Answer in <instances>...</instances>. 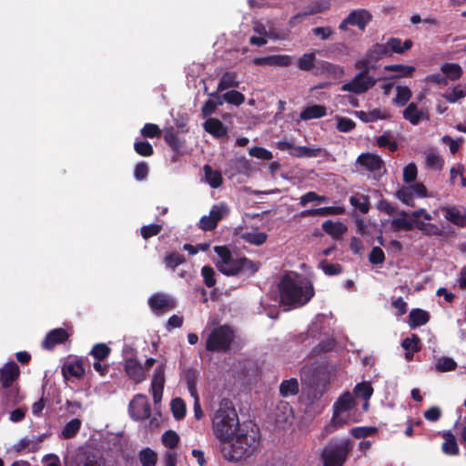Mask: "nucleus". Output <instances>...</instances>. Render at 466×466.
I'll return each instance as SVG.
<instances>
[{"instance_id":"f257e3e1","label":"nucleus","mask_w":466,"mask_h":466,"mask_svg":"<svg viewBox=\"0 0 466 466\" xmlns=\"http://www.w3.org/2000/svg\"><path fill=\"white\" fill-rule=\"evenodd\" d=\"M212 431L219 441L222 456L230 459L240 457L245 450L233 448L228 440L242 430L233 403L228 399H222L211 416Z\"/></svg>"},{"instance_id":"f03ea898","label":"nucleus","mask_w":466,"mask_h":466,"mask_svg":"<svg viewBox=\"0 0 466 466\" xmlns=\"http://www.w3.org/2000/svg\"><path fill=\"white\" fill-rule=\"evenodd\" d=\"M280 302L293 308L307 304L314 296L310 280L297 273L286 274L279 283Z\"/></svg>"},{"instance_id":"7ed1b4c3","label":"nucleus","mask_w":466,"mask_h":466,"mask_svg":"<svg viewBox=\"0 0 466 466\" xmlns=\"http://www.w3.org/2000/svg\"><path fill=\"white\" fill-rule=\"evenodd\" d=\"M214 250L218 255L216 267L226 276H250L258 269L256 263L233 255L227 247L217 246Z\"/></svg>"},{"instance_id":"20e7f679","label":"nucleus","mask_w":466,"mask_h":466,"mask_svg":"<svg viewBox=\"0 0 466 466\" xmlns=\"http://www.w3.org/2000/svg\"><path fill=\"white\" fill-rule=\"evenodd\" d=\"M355 401L350 392L341 395L333 405L332 419L325 428L328 433H331L338 428L351 422H357L359 420L354 413Z\"/></svg>"},{"instance_id":"39448f33","label":"nucleus","mask_w":466,"mask_h":466,"mask_svg":"<svg viewBox=\"0 0 466 466\" xmlns=\"http://www.w3.org/2000/svg\"><path fill=\"white\" fill-rule=\"evenodd\" d=\"M228 442L232 444L233 448H238L241 450H245L244 453L236 459H230L227 456H223L228 461H238L241 460H245L250 456H252L259 446V441L257 434L253 431H248L245 429H242L237 434L232 436Z\"/></svg>"},{"instance_id":"423d86ee","label":"nucleus","mask_w":466,"mask_h":466,"mask_svg":"<svg viewBox=\"0 0 466 466\" xmlns=\"http://www.w3.org/2000/svg\"><path fill=\"white\" fill-rule=\"evenodd\" d=\"M351 448L349 439L328 444L321 452L323 466H342Z\"/></svg>"},{"instance_id":"0eeeda50","label":"nucleus","mask_w":466,"mask_h":466,"mask_svg":"<svg viewBox=\"0 0 466 466\" xmlns=\"http://www.w3.org/2000/svg\"><path fill=\"white\" fill-rule=\"evenodd\" d=\"M234 339L230 327L224 325L213 328L208 335L206 349L209 351H227Z\"/></svg>"},{"instance_id":"6e6552de","label":"nucleus","mask_w":466,"mask_h":466,"mask_svg":"<svg viewBox=\"0 0 466 466\" xmlns=\"http://www.w3.org/2000/svg\"><path fill=\"white\" fill-rule=\"evenodd\" d=\"M369 70H361L349 82L341 86V90L355 94H363L373 87L377 80L368 74Z\"/></svg>"},{"instance_id":"1a4fd4ad","label":"nucleus","mask_w":466,"mask_h":466,"mask_svg":"<svg viewBox=\"0 0 466 466\" xmlns=\"http://www.w3.org/2000/svg\"><path fill=\"white\" fill-rule=\"evenodd\" d=\"M384 56H390L385 44H375L367 52L365 57L355 63V67L360 70L375 68V64Z\"/></svg>"},{"instance_id":"9d476101","label":"nucleus","mask_w":466,"mask_h":466,"mask_svg":"<svg viewBox=\"0 0 466 466\" xmlns=\"http://www.w3.org/2000/svg\"><path fill=\"white\" fill-rule=\"evenodd\" d=\"M229 212V208L225 203L214 205L208 216H203L199 220V228L205 231L214 229L218 221L224 218Z\"/></svg>"},{"instance_id":"9b49d317","label":"nucleus","mask_w":466,"mask_h":466,"mask_svg":"<svg viewBox=\"0 0 466 466\" xmlns=\"http://www.w3.org/2000/svg\"><path fill=\"white\" fill-rule=\"evenodd\" d=\"M371 18V14L366 9H356L351 11L349 15L339 24V28L345 31L350 25H352L357 26L361 31H364Z\"/></svg>"},{"instance_id":"f8f14e48","label":"nucleus","mask_w":466,"mask_h":466,"mask_svg":"<svg viewBox=\"0 0 466 466\" xmlns=\"http://www.w3.org/2000/svg\"><path fill=\"white\" fill-rule=\"evenodd\" d=\"M165 371L166 364H158L154 370V374L151 380L150 391L153 397V400L156 404L160 402L162 400L165 385Z\"/></svg>"},{"instance_id":"ddd939ff","label":"nucleus","mask_w":466,"mask_h":466,"mask_svg":"<svg viewBox=\"0 0 466 466\" xmlns=\"http://www.w3.org/2000/svg\"><path fill=\"white\" fill-rule=\"evenodd\" d=\"M129 412L134 420L147 419L150 415L147 398L142 394L136 395L129 404Z\"/></svg>"},{"instance_id":"4468645a","label":"nucleus","mask_w":466,"mask_h":466,"mask_svg":"<svg viewBox=\"0 0 466 466\" xmlns=\"http://www.w3.org/2000/svg\"><path fill=\"white\" fill-rule=\"evenodd\" d=\"M253 65L262 66H289L292 63L291 56L288 55H272L263 57H256L252 60Z\"/></svg>"},{"instance_id":"2eb2a0df","label":"nucleus","mask_w":466,"mask_h":466,"mask_svg":"<svg viewBox=\"0 0 466 466\" xmlns=\"http://www.w3.org/2000/svg\"><path fill=\"white\" fill-rule=\"evenodd\" d=\"M357 164L367 171L380 172L383 168L382 159L372 153H363L357 158Z\"/></svg>"},{"instance_id":"dca6fc26","label":"nucleus","mask_w":466,"mask_h":466,"mask_svg":"<svg viewBox=\"0 0 466 466\" xmlns=\"http://www.w3.org/2000/svg\"><path fill=\"white\" fill-rule=\"evenodd\" d=\"M125 371L135 383H140L147 378L144 367L136 359L130 358L125 361Z\"/></svg>"},{"instance_id":"f3484780","label":"nucleus","mask_w":466,"mask_h":466,"mask_svg":"<svg viewBox=\"0 0 466 466\" xmlns=\"http://www.w3.org/2000/svg\"><path fill=\"white\" fill-rule=\"evenodd\" d=\"M402 116L405 120L409 121L411 125L417 126L423 120H428L429 116L427 111L419 108L416 103H410L402 112Z\"/></svg>"},{"instance_id":"a211bd4d","label":"nucleus","mask_w":466,"mask_h":466,"mask_svg":"<svg viewBox=\"0 0 466 466\" xmlns=\"http://www.w3.org/2000/svg\"><path fill=\"white\" fill-rule=\"evenodd\" d=\"M356 116L364 123L375 122L377 120H384L390 117V112L384 107L370 108L356 112Z\"/></svg>"},{"instance_id":"6ab92c4d","label":"nucleus","mask_w":466,"mask_h":466,"mask_svg":"<svg viewBox=\"0 0 466 466\" xmlns=\"http://www.w3.org/2000/svg\"><path fill=\"white\" fill-rule=\"evenodd\" d=\"M426 168L441 171L444 167V158L435 148H428L423 153Z\"/></svg>"},{"instance_id":"aec40b11","label":"nucleus","mask_w":466,"mask_h":466,"mask_svg":"<svg viewBox=\"0 0 466 466\" xmlns=\"http://www.w3.org/2000/svg\"><path fill=\"white\" fill-rule=\"evenodd\" d=\"M148 303L150 308L157 312L170 310L175 307L173 299L169 296L161 293L153 295Z\"/></svg>"},{"instance_id":"412c9836","label":"nucleus","mask_w":466,"mask_h":466,"mask_svg":"<svg viewBox=\"0 0 466 466\" xmlns=\"http://www.w3.org/2000/svg\"><path fill=\"white\" fill-rule=\"evenodd\" d=\"M19 368L14 361L8 362L0 370V382L4 388H8L17 379Z\"/></svg>"},{"instance_id":"4be33fe9","label":"nucleus","mask_w":466,"mask_h":466,"mask_svg":"<svg viewBox=\"0 0 466 466\" xmlns=\"http://www.w3.org/2000/svg\"><path fill=\"white\" fill-rule=\"evenodd\" d=\"M204 130L216 138L227 137L228 128L218 118H208L203 124Z\"/></svg>"},{"instance_id":"5701e85b","label":"nucleus","mask_w":466,"mask_h":466,"mask_svg":"<svg viewBox=\"0 0 466 466\" xmlns=\"http://www.w3.org/2000/svg\"><path fill=\"white\" fill-rule=\"evenodd\" d=\"M62 374L66 380L70 377L81 379L85 374L83 362L80 360L67 361L62 367Z\"/></svg>"},{"instance_id":"b1692460","label":"nucleus","mask_w":466,"mask_h":466,"mask_svg":"<svg viewBox=\"0 0 466 466\" xmlns=\"http://www.w3.org/2000/svg\"><path fill=\"white\" fill-rule=\"evenodd\" d=\"M238 237L245 242L255 246L264 244L268 238V235L265 232L258 229L240 231Z\"/></svg>"},{"instance_id":"393cba45","label":"nucleus","mask_w":466,"mask_h":466,"mask_svg":"<svg viewBox=\"0 0 466 466\" xmlns=\"http://www.w3.org/2000/svg\"><path fill=\"white\" fill-rule=\"evenodd\" d=\"M68 338V334L64 329H56L51 330L43 341V347L52 349L56 344L64 342Z\"/></svg>"},{"instance_id":"a878e982","label":"nucleus","mask_w":466,"mask_h":466,"mask_svg":"<svg viewBox=\"0 0 466 466\" xmlns=\"http://www.w3.org/2000/svg\"><path fill=\"white\" fill-rule=\"evenodd\" d=\"M385 46L388 49L389 56H391L393 53L403 54L412 46V41L407 39L402 43L400 38L391 37L385 43Z\"/></svg>"},{"instance_id":"bb28decb","label":"nucleus","mask_w":466,"mask_h":466,"mask_svg":"<svg viewBox=\"0 0 466 466\" xmlns=\"http://www.w3.org/2000/svg\"><path fill=\"white\" fill-rule=\"evenodd\" d=\"M412 221L414 223V228H417L427 236H441L442 234L441 228L436 224L420 218H412Z\"/></svg>"},{"instance_id":"cd10ccee","label":"nucleus","mask_w":466,"mask_h":466,"mask_svg":"<svg viewBox=\"0 0 466 466\" xmlns=\"http://www.w3.org/2000/svg\"><path fill=\"white\" fill-rule=\"evenodd\" d=\"M392 229L398 230H412L414 228V223L412 218H408V214L404 211L398 213L396 217L390 221Z\"/></svg>"},{"instance_id":"c85d7f7f","label":"nucleus","mask_w":466,"mask_h":466,"mask_svg":"<svg viewBox=\"0 0 466 466\" xmlns=\"http://www.w3.org/2000/svg\"><path fill=\"white\" fill-rule=\"evenodd\" d=\"M323 230L334 238H340L346 231L347 227L341 222L326 220L322 223Z\"/></svg>"},{"instance_id":"c756f323","label":"nucleus","mask_w":466,"mask_h":466,"mask_svg":"<svg viewBox=\"0 0 466 466\" xmlns=\"http://www.w3.org/2000/svg\"><path fill=\"white\" fill-rule=\"evenodd\" d=\"M203 170L205 174V181L211 187L217 188L221 186L223 177L220 171L212 169L208 165H205Z\"/></svg>"},{"instance_id":"7c9ffc66","label":"nucleus","mask_w":466,"mask_h":466,"mask_svg":"<svg viewBox=\"0 0 466 466\" xmlns=\"http://www.w3.org/2000/svg\"><path fill=\"white\" fill-rule=\"evenodd\" d=\"M345 208L343 207H324L314 209H308L301 213L302 216H329L338 215L344 213Z\"/></svg>"},{"instance_id":"2f4dec72","label":"nucleus","mask_w":466,"mask_h":466,"mask_svg":"<svg viewBox=\"0 0 466 466\" xmlns=\"http://www.w3.org/2000/svg\"><path fill=\"white\" fill-rule=\"evenodd\" d=\"M441 71L447 79L451 81L458 80L462 75V68L456 63H446L441 65Z\"/></svg>"},{"instance_id":"473e14b6","label":"nucleus","mask_w":466,"mask_h":466,"mask_svg":"<svg viewBox=\"0 0 466 466\" xmlns=\"http://www.w3.org/2000/svg\"><path fill=\"white\" fill-rule=\"evenodd\" d=\"M81 425V420L77 418L72 419L63 427L59 436L65 440L74 438L78 433Z\"/></svg>"},{"instance_id":"72a5a7b5","label":"nucleus","mask_w":466,"mask_h":466,"mask_svg":"<svg viewBox=\"0 0 466 466\" xmlns=\"http://www.w3.org/2000/svg\"><path fill=\"white\" fill-rule=\"evenodd\" d=\"M430 319V315L427 311L417 309H412L409 315V325L410 328L419 327L426 324Z\"/></svg>"},{"instance_id":"f704fd0d","label":"nucleus","mask_w":466,"mask_h":466,"mask_svg":"<svg viewBox=\"0 0 466 466\" xmlns=\"http://www.w3.org/2000/svg\"><path fill=\"white\" fill-rule=\"evenodd\" d=\"M456 367L457 362L452 358L441 356L436 359L433 370L436 372L442 373L452 371Z\"/></svg>"},{"instance_id":"c9c22d12","label":"nucleus","mask_w":466,"mask_h":466,"mask_svg":"<svg viewBox=\"0 0 466 466\" xmlns=\"http://www.w3.org/2000/svg\"><path fill=\"white\" fill-rule=\"evenodd\" d=\"M442 96L449 103H456L460 99L466 96V87L461 84L454 86L451 88L447 89Z\"/></svg>"},{"instance_id":"e433bc0d","label":"nucleus","mask_w":466,"mask_h":466,"mask_svg":"<svg viewBox=\"0 0 466 466\" xmlns=\"http://www.w3.org/2000/svg\"><path fill=\"white\" fill-rule=\"evenodd\" d=\"M326 115V107L320 105H312L306 107L300 113V118L303 120H309L319 118Z\"/></svg>"},{"instance_id":"4c0bfd02","label":"nucleus","mask_w":466,"mask_h":466,"mask_svg":"<svg viewBox=\"0 0 466 466\" xmlns=\"http://www.w3.org/2000/svg\"><path fill=\"white\" fill-rule=\"evenodd\" d=\"M442 210L444 211L445 218L450 222L461 227L466 225L463 214H461L457 208L446 207L443 208Z\"/></svg>"},{"instance_id":"58836bf2","label":"nucleus","mask_w":466,"mask_h":466,"mask_svg":"<svg viewBox=\"0 0 466 466\" xmlns=\"http://www.w3.org/2000/svg\"><path fill=\"white\" fill-rule=\"evenodd\" d=\"M138 460L142 466H156L157 454L152 449L145 448L139 451Z\"/></svg>"},{"instance_id":"ea45409f","label":"nucleus","mask_w":466,"mask_h":466,"mask_svg":"<svg viewBox=\"0 0 466 466\" xmlns=\"http://www.w3.org/2000/svg\"><path fill=\"white\" fill-rule=\"evenodd\" d=\"M279 392L283 397L296 395L299 392V382L297 379L283 380L279 386Z\"/></svg>"},{"instance_id":"a19ab883","label":"nucleus","mask_w":466,"mask_h":466,"mask_svg":"<svg viewBox=\"0 0 466 466\" xmlns=\"http://www.w3.org/2000/svg\"><path fill=\"white\" fill-rule=\"evenodd\" d=\"M239 82L237 79V75L232 72L225 73L218 86V91L221 92L230 87H238Z\"/></svg>"},{"instance_id":"79ce46f5","label":"nucleus","mask_w":466,"mask_h":466,"mask_svg":"<svg viewBox=\"0 0 466 466\" xmlns=\"http://www.w3.org/2000/svg\"><path fill=\"white\" fill-rule=\"evenodd\" d=\"M397 94L393 99V103L399 106H405L410 99L412 93L408 86H399L396 88Z\"/></svg>"},{"instance_id":"37998d69","label":"nucleus","mask_w":466,"mask_h":466,"mask_svg":"<svg viewBox=\"0 0 466 466\" xmlns=\"http://www.w3.org/2000/svg\"><path fill=\"white\" fill-rule=\"evenodd\" d=\"M385 71L397 73V77L410 76L415 71V67L404 65H389L384 66Z\"/></svg>"},{"instance_id":"c03bdc74","label":"nucleus","mask_w":466,"mask_h":466,"mask_svg":"<svg viewBox=\"0 0 466 466\" xmlns=\"http://www.w3.org/2000/svg\"><path fill=\"white\" fill-rule=\"evenodd\" d=\"M321 149L319 147L311 148L308 147L295 146L292 155L297 157H316L319 155Z\"/></svg>"},{"instance_id":"a18cd8bd","label":"nucleus","mask_w":466,"mask_h":466,"mask_svg":"<svg viewBox=\"0 0 466 466\" xmlns=\"http://www.w3.org/2000/svg\"><path fill=\"white\" fill-rule=\"evenodd\" d=\"M162 443L165 447L173 451L179 442V436L173 431H167L161 437Z\"/></svg>"},{"instance_id":"49530a36","label":"nucleus","mask_w":466,"mask_h":466,"mask_svg":"<svg viewBox=\"0 0 466 466\" xmlns=\"http://www.w3.org/2000/svg\"><path fill=\"white\" fill-rule=\"evenodd\" d=\"M396 196L405 205L413 206L414 193L410 186L400 188Z\"/></svg>"},{"instance_id":"de8ad7c7","label":"nucleus","mask_w":466,"mask_h":466,"mask_svg":"<svg viewBox=\"0 0 466 466\" xmlns=\"http://www.w3.org/2000/svg\"><path fill=\"white\" fill-rule=\"evenodd\" d=\"M171 410L177 420H181L186 415V404L180 398H176L171 401Z\"/></svg>"},{"instance_id":"09e8293b","label":"nucleus","mask_w":466,"mask_h":466,"mask_svg":"<svg viewBox=\"0 0 466 466\" xmlns=\"http://www.w3.org/2000/svg\"><path fill=\"white\" fill-rule=\"evenodd\" d=\"M350 202L355 208L362 213H367L369 211V200L366 196H351Z\"/></svg>"},{"instance_id":"8fccbe9b","label":"nucleus","mask_w":466,"mask_h":466,"mask_svg":"<svg viewBox=\"0 0 466 466\" xmlns=\"http://www.w3.org/2000/svg\"><path fill=\"white\" fill-rule=\"evenodd\" d=\"M223 99L228 104L240 106L245 101V96L237 90H231L223 95Z\"/></svg>"},{"instance_id":"3c124183","label":"nucleus","mask_w":466,"mask_h":466,"mask_svg":"<svg viewBox=\"0 0 466 466\" xmlns=\"http://www.w3.org/2000/svg\"><path fill=\"white\" fill-rule=\"evenodd\" d=\"M442 451L449 455H456L459 452V448L453 435H446L445 441L442 444Z\"/></svg>"},{"instance_id":"603ef678","label":"nucleus","mask_w":466,"mask_h":466,"mask_svg":"<svg viewBox=\"0 0 466 466\" xmlns=\"http://www.w3.org/2000/svg\"><path fill=\"white\" fill-rule=\"evenodd\" d=\"M315 60L316 56L314 53H307L299 57L297 64L299 69L308 71L313 67Z\"/></svg>"},{"instance_id":"864d4df0","label":"nucleus","mask_w":466,"mask_h":466,"mask_svg":"<svg viewBox=\"0 0 466 466\" xmlns=\"http://www.w3.org/2000/svg\"><path fill=\"white\" fill-rule=\"evenodd\" d=\"M419 342L420 338L413 334L411 337H408L403 339L401 346L406 351H411V353H415L420 351Z\"/></svg>"},{"instance_id":"5fc2aeb1","label":"nucleus","mask_w":466,"mask_h":466,"mask_svg":"<svg viewBox=\"0 0 466 466\" xmlns=\"http://www.w3.org/2000/svg\"><path fill=\"white\" fill-rule=\"evenodd\" d=\"M109 353L110 349L104 343L95 345L90 352V354L98 360L106 359Z\"/></svg>"},{"instance_id":"6e6d98bb","label":"nucleus","mask_w":466,"mask_h":466,"mask_svg":"<svg viewBox=\"0 0 466 466\" xmlns=\"http://www.w3.org/2000/svg\"><path fill=\"white\" fill-rule=\"evenodd\" d=\"M140 133L144 137L154 138L161 136V129L156 124L147 123L142 127Z\"/></svg>"},{"instance_id":"4d7b16f0","label":"nucleus","mask_w":466,"mask_h":466,"mask_svg":"<svg viewBox=\"0 0 466 466\" xmlns=\"http://www.w3.org/2000/svg\"><path fill=\"white\" fill-rule=\"evenodd\" d=\"M185 262L183 255L178 253H171L165 258V264L167 268L175 269L177 266Z\"/></svg>"},{"instance_id":"13d9d810","label":"nucleus","mask_w":466,"mask_h":466,"mask_svg":"<svg viewBox=\"0 0 466 466\" xmlns=\"http://www.w3.org/2000/svg\"><path fill=\"white\" fill-rule=\"evenodd\" d=\"M134 149L138 155L143 157H150L154 152L151 144L147 141L136 142Z\"/></svg>"},{"instance_id":"bf43d9fd","label":"nucleus","mask_w":466,"mask_h":466,"mask_svg":"<svg viewBox=\"0 0 466 466\" xmlns=\"http://www.w3.org/2000/svg\"><path fill=\"white\" fill-rule=\"evenodd\" d=\"M377 143L380 147H388L391 152H394L398 148L397 143L391 140L389 132H385L382 136L379 137Z\"/></svg>"},{"instance_id":"052dcab7","label":"nucleus","mask_w":466,"mask_h":466,"mask_svg":"<svg viewBox=\"0 0 466 466\" xmlns=\"http://www.w3.org/2000/svg\"><path fill=\"white\" fill-rule=\"evenodd\" d=\"M354 392L358 397H361L365 400H368L373 393V389L369 383H360L355 387Z\"/></svg>"},{"instance_id":"680f3d73","label":"nucleus","mask_w":466,"mask_h":466,"mask_svg":"<svg viewBox=\"0 0 466 466\" xmlns=\"http://www.w3.org/2000/svg\"><path fill=\"white\" fill-rule=\"evenodd\" d=\"M248 153L251 157L263 160H270L273 157V155L270 151L259 147H254L250 148Z\"/></svg>"},{"instance_id":"e2e57ef3","label":"nucleus","mask_w":466,"mask_h":466,"mask_svg":"<svg viewBox=\"0 0 466 466\" xmlns=\"http://www.w3.org/2000/svg\"><path fill=\"white\" fill-rule=\"evenodd\" d=\"M201 274L203 276L204 282L207 285V287L211 288L215 286V271L211 267L204 266L201 269Z\"/></svg>"},{"instance_id":"0e129e2a","label":"nucleus","mask_w":466,"mask_h":466,"mask_svg":"<svg viewBox=\"0 0 466 466\" xmlns=\"http://www.w3.org/2000/svg\"><path fill=\"white\" fill-rule=\"evenodd\" d=\"M165 140L175 151H178L182 146L181 141L173 130H167L165 133Z\"/></svg>"},{"instance_id":"69168bd1","label":"nucleus","mask_w":466,"mask_h":466,"mask_svg":"<svg viewBox=\"0 0 466 466\" xmlns=\"http://www.w3.org/2000/svg\"><path fill=\"white\" fill-rule=\"evenodd\" d=\"M377 431L373 427H356L351 429L350 433L357 439L368 437Z\"/></svg>"},{"instance_id":"338daca9","label":"nucleus","mask_w":466,"mask_h":466,"mask_svg":"<svg viewBox=\"0 0 466 466\" xmlns=\"http://www.w3.org/2000/svg\"><path fill=\"white\" fill-rule=\"evenodd\" d=\"M319 267L324 271L325 274L333 276L338 275L341 272L342 268L339 264H330L326 260L320 262Z\"/></svg>"},{"instance_id":"774afa93","label":"nucleus","mask_w":466,"mask_h":466,"mask_svg":"<svg viewBox=\"0 0 466 466\" xmlns=\"http://www.w3.org/2000/svg\"><path fill=\"white\" fill-rule=\"evenodd\" d=\"M417 167L414 163H410L403 169V179L405 182L410 183L416 179Z\"/></svg>"}]
</instances>
